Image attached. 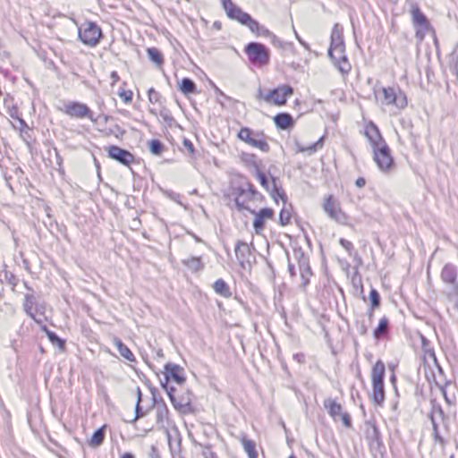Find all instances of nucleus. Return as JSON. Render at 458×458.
Wrapping results in <instances>:
<instances>
[{"instance_id":"1","label":"nucleus","mask_w":458,"mask_h":458,"mask_svg":"<svg viewBox=\"0 0 458 458\" xmlns=\"http://www.w3.org/2000/svg\"><path fill=\"white\" fill-rule=\"evenodd\" d=\"M344 51L345 46L343 38V28L338 23H335L331 31L328 56L333 60L334 64L337 65L340 72L344 75H347L352 69V65Z\"/></svg>"},{"instance_id":"2","label":"nucleus","mask_w":458,"mask_h":458,"mask_svg":"<svg viewBox=\"0 0 458 458\" xmlns=\"http://www.w3.org/2000/svg\"><path fill=\"white\" fill-rule=\"evenodd\" d=\"M386 368L381 360H377L371 369L372 395L373 402L381 406L385 401V377Z\"/></svg>"},{"instance_id":"3","label":"nucleus","mask_w":458,"mask_h":458,"mask_svg":"<svg viewBox=\"0 0 458 458\" xmlns=\"http://www.w3.org/2000/svg\"><path fill=\"white\" fill-rule=\"evenodd\" d=\"M246 54L250 64L256 66H264L269 63L270 51L263 44L259 42H250L244 47Z\"/></svg>"},{"instance_id":"4","label":"nucleus","mask_w":458,"mask_h":458,"mask_svg":"<svg viewBox=\"0 0 458 458\" xmlns=\"http://www.w3.org/2000/svg\"><path fill=\"white\" fill-rule=\"evenodd\" d=\"M441 281L445 285V294L448 299L458 296V272L454 265L445 264L440 275Z\"/></svg>"},{"instance_id":"5","label":"nucleus","mask_w":458,"mask_h":458,"mask_svg":"<svg viewBox=\"0 0 458 458\" xmlns=\"http://www.w3.org/2000/svg\"><path fill=\"white\" fill-rule=\"evenodd\" d=\"M102 37V30L93 21H88L79 28V38L88 47L98 46Z\"/></svg>"},{"instance_id":"6","label":"nucleus","mask_w":458,"mask_h":458,"mask_svg":"<svg viewBox=\"0 0 458 458\" xmlns=\"http://www.w3.org/2000/svg\"><path fill=\"white\" fill-rule=\"evenodd\" d=\"M238 138L250 145L253 148H259L261 151L267 153L270 149L263 134L253 132L248 127H242L238 132Z\"/></svg>"},{"instance_id":"7","label":"nucleus","mask_w":458,"mask_h":458,"mask_svg":"<svg viewBox=\"0 0 458 458\" xmlns=\"http://www.w3.org/2000/svg\"><path fill=\"white\" fill-rule=\"evenodd\" d=\"M373 149V159L380 171L386 173L394 166V158L391 149L386 143L380 145Z\"/></svg>"},{"instance_id":"8","label":"nucleus","mask_w":458,"mask_h":458,"mask_svg":"<svg viewBox=\"0 0 458 458\" xmlns=\"http://www.w3.org/2000/svg\"><path fill=\"white\" fill-rule=\"evenodd\" d=\"M62 111L70 117L77 119L88 118L92 123H97V119L94 117L93 112L83 103L70 101L64 105Z\"/></svg>"},{"instance_id":"9","label":"nucleus","mask_w":458,"mask_h":458,"mask_svg":"<svg viewBox=\"0 0 458 458\" xmlns=\"http://www.w3.org/2000/svg\"><path fill=\"white\" fill-rule=\"evenodd\" d=\"M323 209L332 220L341 225L347 223V216L342 211L339 203L331 195L325 199Z\"/></svg>"},{"instance_id":"10","label":"nucleus","mask_w":458,"mask_h":458,"mask_svg":"<svg viewBox=\"0 0 458 458\" xmlns=\"http://www.w3.org/2000/svg\"><path fill=\"white\" fill-rule=\"evenodd\" d=\"M293 94V89L289 85H283L267 92L265 102L276 106H284L287 98Z\"/></svg>"},{"instance_id":"11","label":"nucleus","mask_w":458,"mask_h":458,"mask_svg":"<svg viewBox=\"0 0 458 458\" xmlns=\"http://www.w3.org/2000/svg\"><path fill=\"white\" fill-rule=\"evenodd\" d=\"M383 94L385 103L386 105H394L396 107L403 109L407 106V98L403 92L400 89H394V88H383Z\"/></svg>"},{"instance_id":"12","label":"nucleus","mask_w":458,"mask_h":458,"mask_svg":"<svg viewBox=\"0 0 458 458\" xmlns=\"http://www.w3.org/2000/svg\"><path fill=\"white\" fill-rule=\"evenodd\" d=\"M165 383L168 385L169 380H173L178 385H182L185 382L184 369L179 365L173 363H166L165 365Z\"/></svg>"},{"instance_id":"13","label":"nucleus","mask_w":458,"mask_h":458,"mask_svg":"<svg viewBox=\"0 0 458 458\" xmlns=\"http://www.w3.org/2000/svg\"><path fill=\"white\" fill-rule=\"evenodd\" d=\"M107 153L109 157L124 165H129L134 161V156L130 151L115 145L109 146Z\"/></svg>"},{"instance_id":"14","label":"nucleus","mask_w":458,"mask_h":458,"mask_svg":"<svg viewBox=\"0 0 458 458\" xmlns=\"http://www.w3.org/2000/svg\"><path fill=\"white\" fill-rule=\"evenodd\" d=\"M255 217L253 221V228L257 234H260L265 227L266 219H272L275 212L270 208H261L259 211L253 213Z\"/></svg>"},{"instance_id":"15","label":"nucleus","mask_w":458,"mask_h":458,"mask_svg":"<svg viewBox=\"0 0 458 458\" xmlns=\"http://www.w3.org/2000/svg\"><path fill=\"white\" fill-rule=\"evenodd\" d=\"M364 134L368 139L372 148H377L384 143H386L382 137L377 126L370 122L365 128Z\"/></svg>"},{"instance_id":"16","label":"nucleus","mask_w":458,"mask_h":458,"mask_svg":"<svg viewBox=\"0 0 458 458\" xmlns=\"http://www.w3.org/2000/svg\"><path fill=\"white\" fill-rule=\"evenodd\" d=\"M293 256L299 264L301 279L303 281L302 284L306 285L309 283V276L311 275V269L309 266V260L304 256V253L301 250H294Z\"/></svg>"},{"instance_id":"17","label":"nucleus","mask_w":458,"mask_h":458,"mask_svg":"<svg viewBox=\"0 0 458 458\" xmlns=\"http://www.w3.org/2000/svg\"><path fill=\"white\" fill-rule=\"evenodd\" d=\"M236 197L234 199L235 206L239 211L247 210L250 213H255V210L250 209L248 207V202L251 201V199L248 196L247 191H249V187L247 186V182L245 185L240 186L237 188Z\"/></svg>"},{"instance_id":"18","label":"nucleus","mask_w":458,"mask_h":458,"mask_svg":"<svg viewBox=\"0 0 458 458\" xmlns=\"http://www.w3.org/2000/svg\"><path fill=\"white\" fill-rule=\"evenodd\" d=\"M163 388L167 393L170 401L172 402L173 405L175 409L179 411H184L188 406L191 404V401L189 398H182L180 400H177L174 395L175 388L173 386H167V384H162Z\"/></svg>"},{"instance_id":"19","label":"nucleus","mask_w":458,"mask_h":458,"mask_svg":"<svg viewBox=\"0 0 458 458\" xmlns=\"http://www.w3.org/2000/svg\"><path fill=\"white\" fill-rule=\"evenodd\" d=\"M412 22L415 26L420 27L427 30L429 26V22L424 13L420 11L417 4L411 5V10Z\"/></svg>"},{"instance_id":"20","label":"nucleus","mask_w":458,"mask_h":458,"mask_svg":"<svg viewBox=\"0 0 458 458\" xmlns=\"http://www.w3.org/2000/svg\"><path fill=\"white\" fill-rule=\"evenodd\" d=\"M276 126L280 130H287L293 126L294 119L288 113H279L274 117Z\"/></svg>"},{"instance_id":"21","label":"nucleus","mask_w":458,"mask_h":458,"mask_svg":"<svg viewBox=\"0 0 458 458\" xmlns=\"http://www.w3.org/2000/svg\"><path fill=\"white\" fill-rule=\"evenodd\" d=\"M324 407L335 421H337L338 417L343 413L342 405L332 398L324 401Z\"/></svg>"},{"instance_id":"22","label":"nucleus","mask_w":458,"mask_h":458,"mask_svg":"<svg viewBox=\"0 0 458 458\" xmlns=\"http://www.w3.org/2000/svg\"><path fill=\"white\" fill-rule=\"evenodd\" d=\"M114 344L117 348V351L119 352L120 355L123 357L128 361H135V356L131 352V351L125 345L122 340L118 337H114Z\"/></svg>"},{"instance_id":"23","label":"nucleus","mask_w":458,"mask_h":458,"mask_svg":"<svg viewBox=\"0 0 458 458\" xmlns=\"http://www.w3.org/2000/svg\"><path fill=\"white\" fill-rule=\"evenodd\" d=\"M106 426L104 425L93 433L91 438L88 442L90 447L96 448L103 444L106 435Z\"/></svg>"},{"instance_id":"24","label":"nucleus","mask_w":458,"mask_h":458,"mask_svg":"<svg viewBox=\"0 0 458 458\" xmlns=\"http://www.w3.org/2000/svg\"><path fill=\"white\" fill-rule=\"evenodd\" d=\"M250 254V249L249 244L242 241H239L235 246V255H236L237 259L241 262H243L244 260H246L248 259Z\"/></svg>"},{"instance_id":"25","label":"nucleus","mask_w":458,"mask_h":458,"mask_svg":"<svg viewBox=\"0 0 458 458\" xmlns=\"http://www.w3.org/2000/svg\"><path fill=\"white\" fill-rule=\"evenodd\" d=\"M222 3L227 16L232 20H236V17L242 12V10L236 6L231 0H222Z\"/></svg>"},{"instance_id":"26","label":"nucleus","mask_w":458,"mask_h":458,"mask_svg":"<svg viewBox=\"0 0 458 458\" xmlns=\"http://www.w3.org/2000/svg\"><path fill=\"white\" fill-rule=\"evenodd\" d=\"M213 289L217 294H219L223 297L228 298L232 295V293L230 291L228 284L221 278L217 279L214 283Z\"/></svg>"},{"instance_id":"27","label":"nucleus","mask_w":458,"mask_h":458,"mask_svg":"<svg viewBox=\"0 0 458 458\" xmlns=\"http://www.w3.org/2000/svg\"><path fill=\"white\" fill-rule=\"evenodd\" d=\"M180 90L185 94L197 93V87L195 82L190 78H183L179 84Z\"/></svg>"},{"instance_id":"28","label":"nucleus","mask_w":458,"mask_h":458,"mask_svg":"<svg viewBox=\"0 0 458 458\" xmlns=\"http://www.w3.org/2000/svg\"><path fill=\"white\" fill-rule=\"evenodd\" d=\"M389 328V320L387 318L383 317L377 325V327L375 328L373 332V335L376 339H380L382 336L386 335L388 333Z\"/></svg>"},{"instance_id":"29","label":"nucleus","mask_w":458,"mask_h":458,"mask_svg":"<svg viewBox=\"0 0 458 458\" xmlns=\"http://www.w3.org/2000/svg\"><path fill=\"white\" fill-rule=\"evenodd\" d=\"M369 300H370V308L369 310V319H371L373 317V310L375 309L379 308L380 303H381L380 295H379L378 292L374 288H372L370 290Z\"/></svg>"},{"instance_id":"30","label":"nucleus","mask_w":458,"mask_h":458,"mask_svg":"<svg viewBox=\"0 0 458 458\" xmlns=\"http://www.w3.org/2000/svg\"><path fill=\"white\" fill-rule=\"evenodd\" d=\"M36 303V298L30 294L26 293L24 295V301H23V309L26 314L30 317L31 318H35V315L32 311V308L34 304Z\"/></svg>"},{"instance_id":"31","label":"nucleus","mask_w":458,"mask_h":458,"mask_svg":"<svg viewBox=\"0 0 458 458\" xmlns=\"http://www.w3.org/2000/svg\"><path fill=\"white\" fill-rule=\"evenodd\" d=\"M242 444L243 445L244 451L248 454L250 458H257L258 457V452L256 450V445L252 440L248 439L247 437H243L242 438Z\"/></svg>"},{"instance_id":"32","label":"nucleus","mask_w":458,"mask_h":458,"mask_svg":"<svg viewBox=\"0 0 458 458\" xmlns=\"http://www.w3.org/2000/svg\"><path fill=\"white\" fill-rule=\"evenodd\" d=\"M182 263L192 271H199L203 268V264L201 262L200 258L197 257H189L183 259Z\"/></svg>"},{"instance_id":"33","label":"nucleus","mask_w":458,"mask_h":458,"mask_svg":"<svg viewBox=\"0 0 458 458\" xmlns=\"http://www.w3.org/2000/svg\"><path fill=\"white\" fill-rule=\"evenodd\" d=\"M147 54L151 62H153L157 66H161L164 63V58L161 52L156 47H148L147 49Z\"/></svg>"},{"instance_id":"34","label":"nucleus","mask_w":458,"mask_h":458,"mask_svg":"<svg viewBox=\"0 0 458 458\" xmlns=\"http://www.w3.org/2000/svg\"><path fill=\"white\" fill-rule=\"evenodd\" d=\"M271 181H272V189L269 191L271 197L275 199H276V197H279L282 199H284V198L285 197V193H284L282 186L278 183V179L272 176Z\"/></svg>"},{"instance_id":"35","label":"nucleus","mask_w":458,"mask_h":458,"mask_svg":"<svg viewBox=\"0 0 458 458\" xmlns=\"http://www.w3.org/2000/svg\"><path fill=\"white\" fill-rule=\"evenodd\" d=\"M241 160L249 167H253L255 170H259V163L257 156L250 153H242Z\"/></svg>"},{"instance_id":"36","label":"nucleus","mask_w":458,"mask_h":458,"mask_svg":"<svg viewBox=\"0 0 458 458\" xmlns=\"http://www.w3.org/2000/svg\"><path fill=\"white\" fill-rule=\"evenodd\" d=\"M323 146V138L318 139L316 142L310 144L308 147H304L297 143L298 152H308L310 155L315 153L318 148Z\"/></svg>"},{"instance_id":"37","label":"nucleus","mask_w":458,"mask_h":458,"mask_svg":"<svg viewBox=\"0 0 458 458\" xmlns=\"http://www.w3.org/2000/svg\"><path fill=\"white\" fill-rule=\"evenodd\" d=\"M13 128L14 129H18L20 131V135H21V138L27 143L29 144V140L28 139L30 138V134H29V131H30V127L29 125L27 124V123L22 119V118H19V127H16L13 125Z\"/></svg>"},{"instance_id":"38","label":"nucleus","mask_w":458,"mask_h":458,"mask_svg":"<svg viewBox=\"0 0 458 458\" xmlns=\"http://www.w3.org/2000/svg\"><path fill=\"white\" fill-rule=\"evenodd\" d=\"M148 148L155 156H160L165 149V145L159 140H151L148 142Z\"/></svg>"},{"instance_id":"39","label":"nucleus","mask_w":458,"mask_h":458,"mask_svg":"<svg viewBox=\"0 0 458 458\" xmlns=\"http://www.w3.org/2000/svg\"><path fill=\"white\" fill-rule=\"evenodd\" d=\"M247 186L249 187L247 194L251 199V201H259L263 199V196L254 188L252 183L247 182Z\"/></svg>"},{"instance_id":"40","label":"nucleus","mask_w":458,"mask_h":458,"mask_svg":"<svg viewBox=\"0 0 458 458\" xmlns=\"http://www.w3.org/2000/svg\"><path fill=\"white\" fill-rule=\"evenodd\" d=\"M47 334L49 341L52 344H56L60 349L64 348L65 342L63 339H61L55 333H54L52 331H47Z\"/></svg>"},{"instance_id":"41","label":"nucleus","mask_w":458,"mask_h":458,"mask_svg":"<svg viewBox=\"0 0 458 458\" xmlns=\"http://www.w3.org/2000/svg\"><path fill=\"white\" fill-rule=\"evenodd\" d=\"M291 214L287 209L283 208L279 213V224L281 225H286L290 224Z\"/></svg>"},{"instance_id":"42","label":"nucleus","mask_w":458,"mask_h":458,"mask_svg":"<svg viewBox=\"0 0 458 458\" xmlns=\"http://www.w3.org/2000/svg\"><path fill=\"white\" fill-rule=\"evenodd\" d=\"M256 176L259 179L262 187H264L267 191H270L269 182L266 174L259 169L256 171Z\"/></svg>"},{"instance_id":"43","label":"nucleus","mask_w":458,"mask_h":458,"mask_svg":"<svg viewBox=\"0 0 458 458\" xmlns=\"http://www.w3.org/2000/svg\"><path fill=\"white\" fill-rule=\"evenodd\" d=\"M4 279L13 288L19 283V278L12 272L5 271Z\"/></svg>"},{"instance_id":"44","label":"nucleus","mask_w":458,"mask_h":458,"mask_svg":"<svg viewBox=\"0 0 458 458\" xmlns=\"http://www.w3.org/2000/svg\"><path fill=\"white\" fill-rule=\"evenodd\" d=\"M368 425L370 427V428H369L367 430L368 437L372 439L377 440L379 437V431H378L377 427L375 424L370 423V422L368 423Z\"/></svg>"},{"instance_id":"45","label":"nucleus","mask_w":458,"mask_h":458,"mask_svg":"<svg viewBox=\"0 0 458 458\" xmlns=\"http://www.w3.org/2000/svg\"><path fill=\"white\" fill-rule=\"evenodd\" d=\"M245 26H247L250 30L253 33H259V29H260V25L259 23L254 20L252 17L250 18V21H248L245 24Z\"/></svg>"},{"instance_id":"46","label":"nucleus","mask_w":458,"mask_h":458,"mask_svg":"<svg viewBox=\"0 0 458 458\" xmlns=\"http://www.w3.org/2000/svg\"><path fill=\"white\" fill-rule=\"evenodd\" d=\"M431 422H432L433 435H434L435 440L437 442L443 443L444 440H443L442 437L439 435L438 425L436 422L433 416H431Z\"/></svg>"},{"instance_id":"47","label":"nucleus","mask_w":458,"mask_h":458,"mask_svg":"<svg viewBox=\"0 0 458 458\" xmlns=\"http://www.w3.org/2000/svg\"><path fill=\"white\" fill-rule=\"evenodd\" d=\"M339 243L341 244V246L348 252V254L350 256L352 255V251H353V245L351 242L344 239V238H341L339 240Z\"/></svg>"},{"instance_id":"48","label":"nucleus","mask_w":458,"mask_h":458,"mask_svg":"<svg viewBox=\"0 0 458 458\" xmlns=\"http://www.w3.org/2000/svg\"><path fill=\"white\" fill-rule=\"evenodd\" d=\"M339 417L341 418V420L345 428H352V419H351V416L347 412H343Z\"/></svg>"},{"instance_id":"49","label":"nucleus","mask_w":458,"mask_h":458,"mask_svg":"<svg viewBox=\"0 0 458 458\" xmlns=\"http://www.w3.org/2000/svg\"><path fill=\"white\" fill-rule=\"evenodd\" d=\"M148 100L151 103H157L159 101V98H160L159 93L157 92L153 88L148 89Z\"/></svg>"},{"instance_id":"50","label":"nucleus","mask_w":458,"mask_h":458,"mask_svg":"<svg viewBox=\"0 0 458 458\" xmlns=\"http://www.w3.org/2000/svg\"><path fill=\"white\" fill-rule=\"evenodd\" d=\"M167 413H168V410H167L165 405L164 407H162V408L158 407V409H157V421L158 422L163 421L164 419L166 417Z\"/></svg>"},{"instance_id":"51","label":"nucleus","mask_w":458,"mask_h":458,"mask_svg":"<svg viewBox=\"0 0 458 458\" xmlns=\"http://www.w3.org/2000/svg\"><path fill=\"white\" fill-rule=\"evenodd\" d=\"M250 17L251 16L249 13L242 11L241 14L236 17V21H239L241 24L245 25L246 22L250 21Z\"/></svg>"},{"instance_id":"52","label":"nucleus","mask_w":458,"mask_h":458,"mask_svg":"<svg viewBox=\"0 0 458 458\" xmlns=\"http://www.w3.org/2000/svg\"><path fill=\"white\" fill-rule=\"evenodd\" d=\"M119 96L123 98L124 103H130L132 100V92L131 90H123L119 93Z\"/></svg>"},{"instance_id":"53","label":"nucleus","mask_w":458,"mask_h":458,"mask_svg":"<svg viewBox=\"0 0 458 458\" xmlns=\"http://www.w3.org/2000/svg\"><path fill=\"white\" fill-rule=\"evenodd\" d=\"M183 146L189 151V153L191 155L194 154V151H195L194 146H193L192 142L190 140L184 139L183 140Z\"/></svg>"},{"instance_id":"54","label":"nucleus","mask_w":458,"mask_h":458,"mask_svg":"<svg viewBox=\"0 0 458 458\" xmlns=\"http://www.w3.org/2000/svg\"><path fill=\"white\" fill-rule=\"evenodd\" d=\"M145 413L144 411H142V408L140 406V403H136V406H135V418H134V420H139L140 418H142L144 417Z\"/></svg>"},{"instance_id":"55","label":"nucleus","mask_w":458,"mask_h":458,"mask_svg":"<svg viewBox=\"0 0 458 458\" xmlns=\"http://www.w3.org/2000/svg\"><path fill=\"white\" fill-rule=\"evenodd\" d=\"M148 458H160L159 452L155 445H151L148 453Z\"/></svg>"},{"instance_id":"56","label":"nucleus","mask_w":458,"mask_h":458,"mask_svg":"<svg viewBox=\"0 0 458 458\" xmlns=\"http://www.w3.org/2000/svg\"><path fill=\"white\" fill-rule=\"evenodd\" d=\"M257 35H262L264 37H270L272 34L269 31V30H267L265 27L260 26L259 31V33H257Z\"/></svg>"},{"instance_id":"57","label":"nucleus","mask_w":458,"mask_h":458,"mask_svg":"<svg viewBox=\"0 0 458 458\" xmlns=\"http://www.w3.org/2000/svg\"><path fill=\"white\" fill-rule=\"evenodd\" d=\"M9 114H10V116L13 119H15V120H18V121H19V118H21L19 116V111H18V109L16 107L11 109Z\"/></svg>"},{"instance_id":"58","label":"nucleus","mask_w":458,"mask_h":458,"mask_svg":"<svg viewBox=\"0 0 458 458\" xmlns=\"http://www.w3.org/2000/svg\"><path fill=\"white\" fill-rule=\"evenodd\" d=\"M366 184V181L363 177H359L356 181H355V185L358 187V188H362L364 187Z\"/></svg>"},{"instance_id":"59","label":"nucleus","mask_w":458,"mask_h":458,"mask_svg":"<svg viewBox=\"0 0 458 458\" xmlns=\"http://www.w3.org/2000/svg\"><path fill=\"white\" fill-rule=\"evenodd\" d=\"M256 97H257L258 99L265 101V98L267 97V93H264L262 91V89L259 88L258 92H257Z\"/></svg>"},{"instance_id":"60","label":"nucleus","mask_w":458,"mask_h":458,"mask_svg":"<svg viewBox=\"0 0 458 458\" xmlns=\"http://www.w3.org/2000/svg\"><path fill=\"white\" fill-rule=\"evenodd\" d=\"M111 78H112V84L116 83L120 79L118 73L114 71L111 72Z\"/></svg>"},{"instance_id":"61","label":"nucleus","mask_w":458,"mask_h":458,"mask_svg":"<svg viewBox=\"0 0 458 458\" xmlns=\"http://www.w3.org/2000/svg\"><path fill=\"white\" fill-rule=\"evenodd\" d=\"M288 271L292 276H295L296 273H295L294 266L291 263L288 264Z\"/></svg>"},{"instance_id":"62","label":"nucleus","mask_w":458,"mask_h":458,"mask_svg":"<svg viewBox=\"0 0 458 458\" xmlns=\"http://www.w3.org/2000/svg\"><path fill=\"white\" fill-rule=\"evenodd\" d=\"M367 327L362 324L360 327H359V332L360 333V335H366L367 334Z\"/></svg>"},{"instance_id":"63","label":"nucleus","mask_w":458,"mask_h":458,"mask_svg":"<svg viewBox=\"0 0 458 458\" xmlns=\"http://www.w3.org/2000/svg\"><path fill=\"white\" fill-rule=\"evenodd\" d=\"M453 55L456 59V62H458V44L456 45V47H454V49L453 51Z\"/></svg>"},{"instance_id":"64","label":"nucleus","mask_w":458,"mask_h":458,"mask_svg":"<svg viewBox=\"0 0 458 458\" xmlns=\"http://www.w3.org/2000/svg\"><path fill=\"white\" fill-rule=\"evenodd\" d=\"M121 458H134V455L131 453H125L121 456Z\"/></svg>"}]
</instances>
